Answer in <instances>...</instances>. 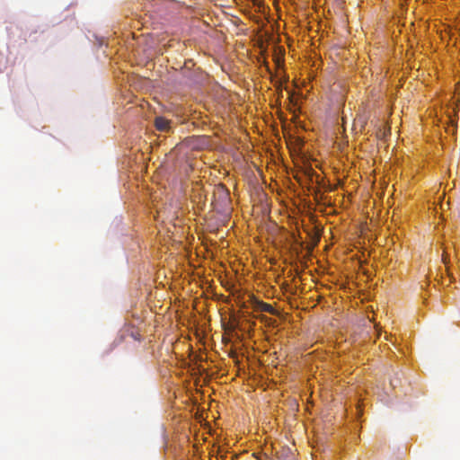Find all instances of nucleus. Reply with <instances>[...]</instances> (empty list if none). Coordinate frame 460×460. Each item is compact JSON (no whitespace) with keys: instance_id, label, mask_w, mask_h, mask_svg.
<instances>
[{"instance_id":"f03ea898","label":"nucleus","mask_w":460,"mask_h":460,"mask_svg":"<svg viewBox=\"0 0 460 460\" xmlns=\"http://www.w3.org/2000/svg\"><path fill=\"white\" fill-rule=\"evenodd\" d=\"M171 120L164 117H156L155 119V126L157 130L167 132L171 129Z\"/></svg>"},{"instance_id":"f257e3e1","label":"nucleus","mask_w":460,"mask_h":460,"mask_svg":"<svg viewBox=\"0 0 460 460\" xmlns=\"http://www.w3.org/2000/svg\"><path fill=\"white\" fill-rule=\"evenodd\" d=\"M214 199L216 203H220L221 209L226 208L230 204V192L222 184L218 185L214 192Z\"/></svg>"},{"instance_id":"20e7f679","label":"nucleus","mask_w":460,"mask_h":460,"mask_svg":"<svg viewBox=\"0 0 460 460\" xmlns=\"http://www.w3.org/2000/svg\"><path fill=\"white\" fill-rule=\"evenodd\" d=\"M442 260H443V262H444L445 264H447V259H446V257H445V256H443Z\"/></svg>"},{"instance_id":"7ed1b4c3","label":"nucleus","mask_w":460,"mask_h":460,"mask_svg":"<svg viewBox=\"0 0 460 460\" xmlns=\"http://www.w3.org/2000/svg\"><path fill=\"white\" fill-rule=\"evenodd\" d=\"M258 307H259V309L261 312H266V313H269V314H277V311L270 304H267V303H264V302H260L258 304Z\"/></svg>"}]
</instances>
